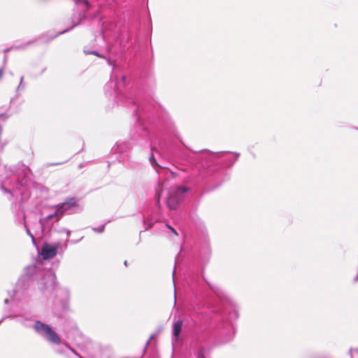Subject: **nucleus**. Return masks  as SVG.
Returning a JSON list of instances; mask_svg holds the SVG:
<instances>
[{
  "label": "nucleus",
  "mask_w": 358,
  "mask_h": 358,
  "mask_svg": "<svg viewBox=\"0 0 358 358\" xmlns=\"http://www.w3.org/2000/svg\"><path fill=\"white\" fill-rule=\"evenodd\" d=\"M182 322L180 320H175L173 324V336L175 341L179 340L180 333L182 329Z\"/></svg>",
  "instance_id": "obj_5"
},
{
  "label": "nucleus",
  "mask_w": 358,
  "mask_h": 358,
  "mask_svg": "<svg viewBox=\"0 0 358 358\" xmlns=\"http://www.w3.org/2000/svg\"><path fill=\"white\" fill-rule=\"evenodd\" d=\"M34 329L41 336L48 341L55 344L60 343L59 337L48 325L38 321L34 324Z\"/></svg>",
  "instance_id": "obj_1"
},
{
  "label": "nucleus",
  "mask_w": 358,
  "mask_h": 358,
  "mask_svg": "<svg viewBox=\"0 0 358 358\" xmlns=\"http://www.w3.org/2000/svg\"><path fill=\"white\" fill-rule=\"evenodd\" d=\"M199 358H200V357H199Z\"/></svg>",
  "instance_id": "obj_16"
},
{
  "label": "nucleus",
  "mask_w": 358,
  "mask_h": 358,
  "mask_svg": "<svg viewBox=\"0 0 358 358\" xmlns=\"http://www.w3.org/2000/svg\"><path fill=\"white\" fill-rule=\"evenodd\" d=\"M48 278H49L51 285H54L55 282V279H56L55 275L54 273L50 272L48 274Z\"/></svg>",
  "instance_id": "obj_6"
},
{
  "label": "nucleus",
  "mask_w": 358,
  "mask_h": 358,
  "mask_svg": "<svg viewBox=\"0 0 358 358\" xmlns=\"http://www.w3.org/2000/svg\"><path fill=\"white\" fill-rule=\"evenodd\" d=\"M93 230L96 232L101 233L104 230V225L99 227V228H94Z\"/></svg>",
  "instance_id": "obj_7"
},
{
  "label": "nucleus",
  "mask_w": 358,
  "mask_h": 358,
  "mask_svg": "<svg viewBox=\"0 0 358 358\" xmlns=\"http://www.w3.org/2000/svg\"><path fill=\"white\" fill-rule=\"evenodd\" d=\"M90 52H87V54H90ZM91 53H92V54H94V55H97V53H96V52H92Z\"/></svg>",
  "instance_id": "obj_13"
},
{
  "label": "nucleus",
  "mask_w": 358,
  "mask_h": 358,
  "mask_svg": "<svg viewBox=\"0 0 358 358\" xmlns=\"http://www.w3.org/2000/svg\"><path fill=\"white\" fill-rule=\"evenodd\" d=\"M2 75H3V71L0 70V78L2 76Z\"/></svg>",
  "instance_id": "obj_12"
},
{
  "label": "nucleus",
  "mask_w": 358,
  "mask_h": 358,
  "mask_svg": "<svg viewBox=\"0 0 358 358\" xmlns=\"http://www.w3.org/2000/svg\"><path fill=\"white\" fill-rule=\"evenodd\" d=\"M77 206L76 201L74 199H71L64 202L61 206H57V208L53 213L47 215L46 220H49L54 217H56L58 220L65 212L71 211Z\"/></svg>",
  "instance_id": "obj_3"
},
{
  "label": "nucleus",
  "mask_w": 358,
  "mask_h": 358,
  "mask_svg": "<svg viewBox=\"0 0 358 358\" xmlns=\"http://www.w3.org/2000/svg\"><path fill=\"white\" fill-rule=\"evenodd\" d=\"M57 246L45 243L41 249V255L44 259L53 258L57 255Z\"/></svg>",
  "instance_id": "obj_4"
},
{
  "label": "nucleus",
  "mask_w": 358,
  "mask_h": 358,
  "mask_svg": "<svg viewBox=\"0 0 358 358\" xmlns=\"http://www.w3.org/2000/svg\"><path fill=\"white\" fill-rule=\"evenodd\" d=\"M167 227H168L170 229H171V231H173V233L175 235H177L176 231L173 228H171V227H169V226H167Z\"/></svg>",
  "instance_id": "obj_10"
},
{
  "label": "nucleus",
  "mask_w": 358,
  "mask_h": 358,
  "mask_svg": "<svg viewBox=\"0 0 358 358\" xmlns=\"http://www.w3.org/2000/svg\"><path fill=\"white\" fill-rule=\"evenodd\" d=\"M76 3H79L81 1V0H74Z\"/></svg>",
  "instance_id": "obj_14"
},
{
  "label": "nucleus",
  "mask_w": 358,
  "mask_h": 358,
  "mask_svg": "<svg viewBox=\"0 0 358 358\" xmlns=\"http://www.w3.org/2000/svg\"><path fill=\"white\" fill-rule=\"evenodd\" d=\"M1 189L2 191H3L4 192H10L8 190H7L6 189H5L3 187V186H1Z\"/></svg>",
  "instance_id": "obj_9"
},
{
  "label": "nucleus",
  "mask_w": 358,
  "mask_h": 358,
  "mask_svg": "<svg viewBox=\"0 0 358 358\" xmlns=\"http://www.w3.org/2000/svg\"><path fill=\"white\" fill-rule=\"evenodd\" d=\"M27 233L31 237L32 241L34 243V238L29 229L27 228Z\"/></svg>",
  "instance_id": "obj_8"
},
{
  "label": "nucleus",
  "mask_w": 358,
  "mask_h": 358,
  "mask_svg": "<svg viewBox=\"0 0 358 358\" xmlns=\"http://www.w3.org/2000/svg\"><path fill=\"white\" fill-rule=\"evenodd\" d=\"M357 278H358V276L357 277V278H355V280H357Z\"/></svg>",
  "instance_id": "obj_15"
},
{
  "label": "nucleus",
  "mask_w": 358,
  "mask_h": 358,
  "mask_svg": "<svg viewBox=\"0 0 358 358\" xmlns=\"http://www.w3.org/2000/svg\"><path fill=\"white\" fill-rule=\"evenodd\" d=\"M187 192V189L182 187H171L168 191V196L166 198V203L170 209L176 208V205L182 199L183 194Z\"/></svg>",
  "instance_id": "obj_2"
},
{
  "label": "nucleus",
  "mask_w": 358,
  "mask_h": 358,
  "mask_svg": "<svg viewBox=\"0 0 358 358\" xmlns=\"http://www.w3.org/2000/svg\"><path fill=\"white\" fill-rule=\"evenodd\" d=\"M64 231H66L67 236L70 235V234H71V231L70 230L64 229Z\"/></svg>",
  "instance_id": "obj_11"
}]
</instances>
